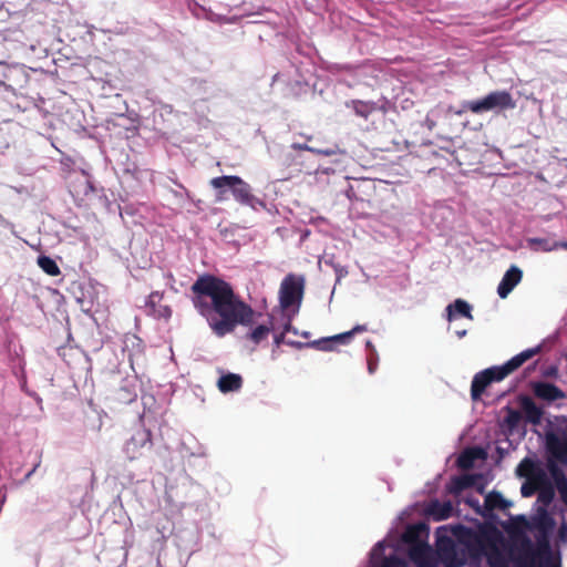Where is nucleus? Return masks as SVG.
I'll return each instance as SVG.
<instances>
[{"instance_id":"1","label":"nucleus","mask_w":567,"mask_h":567,"mask_svg":"<svg viewBox=\"0 0 567 567\" xmlns=\"http://www.w3.org/2000/svg\"><path fill=\"white\" fill-rule=\"evenodd\" d=\"M192 291L195 309L206 318L218 337L233 332L238 324L251 326L255 322L252 308L223 279L200 276L193 284Z\"/></svg>"},{"instance_id":"2","label":"nucleus","mask_w":567,"mask_h":567,"mask_svg":"<svg viewBox=\"0 0 567 567\" xmlns=\"http://www.w3.org/2000/svg\"><path fill=\"white\" fill-rule=\"evenodd\" d=\"M429 535V527L424 523L410 525L402 534L391 528L386 537L371 549L370 566L408 567L401 551L403 546H409V557L417 567H435L434 551L427 543Z\"/></svg>"},{"instance_id":"3","label":"nucleus","mask_w":567,"mask_h":567,"mask_svg":"<svg viewBox=\"0 0 567 567\" xmlns=\"http://www.w3.org/2000/svg\"><path fill=\"white\" fill-rule=\"evenodd\" d=\"M210 186L216 190V202L227 198L226 193L231 192L237 203L252 209L265 208V203L251 193V186L236 175H223L210 179Z\"/></svg>"},{"instance_id":"4","label":"nucleus","mask_w":567,"mask_h":567,"mask_svg":"<svg viewBox=\"0 0 567 567\" xmlns=\"http://www.w3.org/2000/svg\"><path fill=\"white\" fill-rule=\"evenodd\" d=\"M305 277L301 275H287L279 288V306L284 312H291L292 316L299 312L303 292Z\"/></svg>"},{"instance_id":"5","label":"nucleus","mask_w":567,"mask_h":567,"mask_svg":"<svg viewBox=\"0 0 567 567\" xmlns=\"http://www.w3.org/2000/svg\"><path fill=\"white\" fill-rule=\"evenodd\" d=\"M514 106L513 97L507 91H494L481 100L466 101L463 104L464 110H468L475 114L494 110L513 109Z\"/></svg>"},{"instance_id":"6","label":"nucleus","mask_w":567,"mask_h":567,"mask_svg":"<svg viewBox=\"0 0 567 567\" xmlns=\"http://www.w3.org/2000/svg\"><path fill=\"white\" fill-rule=\"evenodd\" d=\"M153 446L152 433L148 429L140 425L124 442L122 452L128 461L142 458Z\"/></svg>"},{"instance_id":"7","label":"nucleus","mask_w":567,"mask_h":567,"mask_svg":"<svg viewBox=\"0 0 567 567\" xmlns=\"http://www.w3.org/2000/svg\"><path fill=\"white\" fill-rule=\"evenodd\" d=\"M466 530V527L463 525H455L451 528L447 526H441L436 529L435 536H436V555L439 556L440 560L442 557L447 554L449 549L455 545V540L453 537L458 538Z\"/></svg>"},{"instance_id":"8","label":"nucleus","mask_w":567,"mask_h":567,"mask_svg":"<svg viewBox=\"0 0 567 567\" xmlns=\"http://www.w3.org/2000/svg\"><path fill=\"white\" fill-rule=\"evenodd\" d=\"M502 380L503 378H498V372L494 367L477 372L474 375L471 384L472 400L477 401L488 384L494 381L498 382Z\"/></svg>"},{"instance_id":"9","label":"nucleus","mask_w":567,"mask_h":567,"mask_svg":"<svg viewBox=\"0 0 567 567\" xmlns=\"http://www.w3.org/2000/svg\"><path fill=\"white\" fill-rule=\"evenodd\" d=\"M532 390L536 398L546 402H555L565 399V392L550 382L536 381L532 383Z\"/></svg>"},{"instance_id":"10","label":"nucleus","mask_w":567,"mask_h":567,"mask_svg":"<svg viewBox=\"0 0 567 567\" xmlns=\"http://www.w3.org/2000/svg\"><path fill=\"white\" fill-rule=\"evenodd\" d=\"M516 475L525 480L547 481V475L542 465L529 457L520 461L516 467Z\"/></svg>"},{"instance_id":"11","label":"nucleus","mask_w":567,"mask_h":567,"mask_svg":"<svg viewBox=\"0 0 567 567\" xmlns=\"http://www.w3.org/2000/svg\"><path fill=\"white\" fill-rule=\"evenodd\" d=\"M522 277L523 271L517 266H511L498 284L497 293L499 298L505 299L520 282Z\"/></svg>"},{"instance_id":"12","label":"nucleus","mask_w":567,"mask_h":567,"mask_svg":"<svg viewBox=\"0 0 567 567\" xmlns=\"http://www.w3.org/2000/svg\"><path fill=\"white\" fill-rule=\"evenodd\" d=\"M519 403L525 422L532 425H539L544 415L543 409L526 395L520 398Z\"/></svg>"},{"instance_id":"13","label":"nucleus","mask_w":567,"mask_h":567,"mask_svg":"<svg viewBox=\"0 0 567 567\" xmlns=\"http://www.w3.org/2000/svg\"><path fill=\"white\" fill-rule=\"evenodd\" d=\"M467 560V546L463 543H455L441 561L447 567H462Z\"/></svg>"},{"instance_id":"14","label":"nucleus","mask_w":567,"mask_h":567,"mask_svg":"<svg viewBox=\"0 0 567 567\" xmlns=\"http://www.w3.org/2000/svg\"><path fill=\"white\" fill-rule=\"evenodd\" d=\"M458 317L473 319L472 306L463 299H456L445 308V318L447 321H453Z\"/></svg>"},{"instance_id":"15","label":"nucleus","mask_w":567,"mask_h":567,"mask_svg":"<svg viewBox=\"0 0 567 567\" xmlns=\"http://www.w3.org/2000/svg\"><path fill=\"white\" fill-rule=\"evenodd\" d=\"M547 445L550 453L559 461L567 462V425L561 439L555 434L547 436Z\"/></svg>"},{"instance_id":"16","label":"nucleus","mask_w":567,"mask_h":567,"mask_svg":"<svg viewBox=\"0 0 567 567\" xmlns=\"http://www.w3.org/2000/svg\"><path fill=\"white\" fill-rule=\"evenodd\" d=\"M426 512L434 520H443L452 516L453 504L451 501L440 502L434 499L429 503Z\"/></svg>"},{"instance_id":"17","label":"nucleus","mask_w":567,"mask_h":567,"mask_svg":"<svg viewBox=\"0 0 567 567\" xmlns=\"http://www.w3.org/2000/svg\"><path fill=\"white\" fill-rule=\"evenodd\" d=\"M350 333H339L332 337H326L307 342V348H313L320 351H332L336 343H348Z\"/></svg>"},{"instance_id":"18","label":"nucleus","mask_w":567,"mask_h":567,"mask_svg":"<svg viewBox=\"0 0 567 567\" xmlns=\"http://www.w3.org/2000/svg\"><path fill=\"white\" fill-rule=\"evenodd\" d=\"M243 386V378L237 373H221L217 388L221 393L238 392Z\"/></svg>"},{"instance_id":"19","label":"nucleus","mask_w":567,"mask_h":567,"mask_svg":"<svg viewBox=\"0 0 567 567\" xmlns=\"http://www.w3.org/2000/svg\"><path fill=\"white\" fill-rule=\"evenodd\" d=\"M137 396V381L135 378H126L122 381L117 398L123 403H131Z\"/></svg>"},{"instance_id":"20","label":"nucleus","mask_w":567,"mask_h":567,"mask_svg":"<svg viewBox=\"0 0 567 567\" xmlns=\"http://www.w3.org/2000/svg\"><path fill=\"white\" fill-rule=\"evenodd\" d=\"M346 106L364 120L377 111V103L372 101L351 100L346 102Z\"/></svg>"},{"instance_id":"21","label":"nucleus","mask_w":567,"mask_h":567,"mask_svg":"<svg viewBox=\"0 0 567 567\" xmlns=\"http://www.w3.org/2000/svg\"><path fill=\"white\" fill-rule=\"evenodd\" d=\"M553 532L535 530V542L537 556L549 557L551 553L550 538Z\"/></svg>"},{"instance_id":"22","label":"nucleus","mask_w":567,"mask_h":567,"mask_svg":"<svg viewBox=\"0 0 567 567\" xmlns=\"http://www.w3.org/2000/svg\"><path fill=\"white\" fill-rule=\"evenodd\" d=\"M527 246L535 251H554L560 249V241L550 238L532 237L527 239Z\"/></svg>"},{"instance_id":"23","label":"nucleus","mask_w":567,"mask_h":567,"mask_svg":"<svg viewBox=\"0 0 567 567\" xmlns=\"http://www.w3.org/2000/svg\"><path fill=\"white\" fill-rule=\"evenodd\" d=\"M271 331H276L274 318L270 317L268 323L258 324L248 332L247 337L255 343L258 344L265 340Z\"/></svg>"},{"instance_id":"24","label":"nucleus","mask_w":567,"mask_h":567,"mask_svg":"<svg viewBox=\"0 0 567 567\" xmlns=\"http://www.w3.org/2000/svg\"><path fill=\"white\" fill-rule=\"evenodd\" d=\"M549 471L556 484L557 491L560 494L563 502L567 506V477L565 473L555 464L550 465Z\"/></svg>"},{"instance_id":"25","label":"nucleus","mask_w":567,"mask_h":567,"mask_svg":"<svg viewBox=\"0 0 567 567\" xmlns=\"http://www.w3.org/2000/svg\"><path fill=\"white\" fill-rule=\"evenodd\" d=\"M13 374L17 377L22 391H24L28 395L34 398L35 400L41 401L37 393L28 390L25 363L23 360H20L18 365L13 367Z\"/></svg>"},{"instance_id":"26","label":"nucleus","mask_w":567,"mask_h":567,"mask_svg":"<svg viewBox=\"0 0 567 567\" xmlns=\"http://www.w3.org/2000/svg\"><path fill=\"white\" fill-rule=\"evenodd\" d=\"M524 362L519 359V355L516 354L507 362L502 365H494L496 371L498 372V378L505 379L509 373L517 370Z\"/></svg>"},{"instance_id":"27","label":"nucleus","mask_w":567,"mask_h":567,"mask_svg":"<svg viewBox=\"0 0 567 567\" xmlns=\"http://www.w3.org/2000/svg\"><path fill=\"white\" fill-rule=\"evenodd\" d=\"M555 525V519L546 511L540 513L534 520L535 530L554 532Z\"/></svg>"},{"instance_id":"28","label":"nucleus","mask_w":567,"mask_h":567,"mask_svg":"<svg viewBox=\"0 0 567 567\" xmlns=\"http://www.w3.org/2000/svg\"><path fill=\"white\" fill-rule=\"evenodd\" d=\"M38 266L49 276L60 275V268L58 264L49 256H39Z\"/></svg>"},{"instance_id":"29","label":"nucleus","mask_w":567,"mask_h":567,"mask_svg":"<svg viewBox=\"0 0 567 567\" xmlns=\"http://www.w3.org/2000/svg\"><path fill=\"white\" fill-rule=\"evenodd\" d=\"M485 504L489 509L501 508L505 509L509 503L499 493H489L485 498Z\"/></svg>"},{"instance_id":"30","label":"nucleus","mask_w":567,"mask_h":567,"mask_svg":"<svg viewBox=\"0 0 567 567\" xmlns=\"http://www.w3.org/2000/svg\"><path fill=\"white\" fill-rule=\"evenodd\" d=\"M291 148H293L296 151H308V152L323 155V156H331L337 153V151L334 148H324V150L323 148H315V147L308 146L305 143H297V142L291 144Z\"/></svg>"},{"instance_id":"31","label":"nucleus","mask_w":567,"mask_h":567,"mask_svg":"<svg viewBox=\"0 0 567 567\" xmlns=\"http://www.w3.org/2000/svg\"><path fill=\"white\" fill-rule=\"evenodd\" d=\"M547 481H534V480H526L520 487V494L523 497H530L533 496L536 491L546 483Z\"/></svg>"},{"instance_id":"32","label":"nucleus","mask_w":567,"mask_h":567,"mask_svg":"<svg viewBox=\"0 0 567 567\" xmlns=\"http://www.w3.org/2000/svg\"><path fill=\"white\" fill-rule=\"evenodd\" d=\"M522 417H523V414L519 411L509 409L507 412V415L505 417V423L509 427L514 429L519 424Z\"/></svg>"},{"instance_id":"33","label":"nucleus","mask_w":567,"mask_h":567,"mask_svg":"<svg viewBox=\"0 0 567 567\" xmlns=\"http://www.w3.org/2000/svg\"><path fill=\"white\" fill-rule=\"evenodd\" d=\"M473 462L474 455L472 452H464L457 457V465L462 468H470Z\"/></svg>"},{"instance_id":"34","label":"nucleus","mask_w":567,"mask_h":567,"mask_svg":"<svg viewBox=\"0 0 567 567\" xmlns=\"http://www.w3.org/2000/svg\"><path fill=\"white\" fill-rule=\"evenodd\" d=\"M368 371L373 374L378 368L379 354L375 348H372V353L368 355Z\"/></svg>"},{"instance_id":"35","label":"nucleus","mask_w":567,"mask_h":567,"mask_svg":"<svg viewBox=\"0 0 567 567\" xmlns=\"http://www.w3.org/2000/svg\"><path fill=\"white\" fill-rule=\"evenodd\" d=\"M539 351H540V347L537 346V347L529 348V349L522 351L520 353H518V355H519V359H522V361L525 363L527 360H529L530 358L536 355Z\"/></svg>"},{"instance_id":"36","label":"nucleus","mask_w":567,"mask_h":567,"mask_svg":"<svg viewBox=\"0 0 567 567\" xmlns=\"http://www.w3.org/2000/svg\"><path fill=\"white\" fill-rule=\"evenodd\" d=\"M454 484H455L454 489L460 491L465 487H468L471 485V481L467 476H461V477L454 478Z\"/></svg>"},{"instance_id":"37","label":"nucleus","mask_w":567,"mask_h":567,"mask_svg":"<svg viewBox=\"0 0 567 567\" xmlns=\"http://www.w3.org/2000/svg\"><path fill=\"white\" fill-rule=\"evenodd\" d=\"M488 564H489L491 567H507L506 561L499 555L491 556L488 558Z\"/></svg>"},{"instance_id":"38","label":"nucleus","mask_w":567,"mask_h":567,"mask_svg":"<svg viewBox=\"0 0 567 567\" xmlns=\"http://www.w3.org/2000/svg\"><path fill=\"white\" fill-rule=\"evenodd\" d=\"M163 298V295L158 291H154L148 296L147 305L151 307H155L157 302H159Z\"/></svg>"},{"instance_id":"39","label":"nucleus","mask_w":567,"mask_h":567,"mask_svg":"<svg viewBox=\"0 0 567 567\" xmlns=\"http://www.w3.org/2000/svg\"><path fill=\"white\" fill-rule=\"evenodd\" d=\"M157 316L168 319L172 316V309L168 306H161L157 310Z\"/></svg>"},{"instance_id":"40","label":"nucleus","mask_w":567,"mask_h":567,"mask_svg":"<svg viewBox=\"0 0 567 567\" xmlns=\"http://www.w3.org/2000/svg\"><path fill=\"white\" fill-rule=\"evenodd\" d=\"M289 313H290V315L288 316V319H287L286 323L284 324V329H282V331H284L285 333H287V332H292V333L297 334V333H298V332H297V330L291 326V317H292V313H291V312H289Z\"/></svg>"},{"instance_id":"41","label":"nucleus","mask_w":567,"mask_h":567,"mask_svg":"<svg viewBox=\"0 0 567 567\" xmlns=\"http://www.w3.org/2000/svg\"><path fill=\"white\" fill-rule=\"evenodd\" d=\"M367 330V326L364 324H357L355 327H353L350 331H347L346 333H350L349 334V340L358 332H363Z\"/></svg>"},{"instance_id":"42","label":"nucleus","mask_w":567,"mask_h":567,"mask_svg":"<svg viewBox=\"0 0 567 567\" xmlns=\"http://www.w3.org/2000/svg\"><path fill=\"white\" fill-rule=\"evenodd\" d=\"M553 498V492L551 491H543L539 494V499L544 503H549Z\"/></svg>"},{"instance_id":"43","label":"nucleus","mask_w":567,"mask_h":567,"mask_svg":"<svg viewBox=\"0 0 567 567\" xmlns=\"http://www.w3.org/2000/svg\"><path fill=\"white\" fill-rule=\"evenodd\" d=\"M285 334L286 333L284 331L274 334V343L276 347H279L281 343L285 342Z\"/></svg>"},{"instance_id":"44","label":"nucleus","mask_w":567,"mask_h":567,"mask_svg":"<svg viewBox=\"0 0 567 567\" xmlns=\"http://www.w3.org/2000/svg\"><path fill=\"white\" fill-rule=\"evenodd\" d=\"M287 344H289L291 347H295V348H298V349L307 347V343H302V342H299V341H287Z\"/></svg>"},{"instance_id":"45","label":"nucleus","mask_w":567,"mask_h":567,"mask_svg":"<svg viewBox=\"0 0 567 567\" xmlns=\"http://www.w3.org/2000/svg\"><path fill=\"white\" fill-rule=\"evenodd\" d=\"M466 503L474 508H478L480 506V501L477 498H467Z\"/></svg>"},{"instance_id":"46","label":"nucleus","mask_w":567,"mask_h":567,"mask_svg":"<svg viewBox=\"0 0 567 567\" xmlns=\"http://www.w3.org/2000/svg\"><path fill=\"white\" fill-rule=\"evenodd\" d=\"M127 341H131L132 344H137L140 346L141 344V339H138L137 337L133 336L131 337L130 339H127Z\"/></svg>"},{"instance_id":"47","label":"nucleus","mask_w":567,"mask_h":567,"mask_svg":"<svg viewBox=\"0 0 567 567\" xmlns=\"http://www.w3.org/2000/svg\"><path fill=\"white\" fill-rule=\"evenodd\" d=\"M6 499H7V495L3 493L0 495V513L2 512V507L6 503Z\"/></svg>"},{"instance_id":"48","label":"nucleus","mask_w":567,"mask_h":567,"mask_svg":"<svg viewBox=\"0 0 567 567\" xmlns=\"http://www.w3.org/2000/svg\"><path fill=\"white\" fill-rule=\"evenodd\" d=\"M35 470H37V466H34L31 471H29V472L25 474L24 480H29V478L33 475V473L35 472Z\"/></svg>"},{"instance_id":"49","label":"nucleus","mask_w":567,"mask_h":567,"mask_svg":"<svg viewBox=\"0 0 567 567\" xmlns=\"http://www.w3.org/2000/svg\"><path fill=\"white\" fill-rule=\"evenodd\" d=\"M365 347H367V349L370 351V353H372V348H374V346L372 344V342H371L370 340H368V341L365 342Z\"/></svg>"},{"instance_id":"50","label":"nucleus","mask_w":567,"mask_h":567,"mask_svg":"<svg viewBox=\"0 0 567 567\" xmlns=\"http://www.w3.org/2000/svg\"><path fill=\"white\" fill-rule=\"evenodd\" d=\"M456 336L461 339L466 336V330H458L456 331Z\"/></svg>"},{"instance_id":"51","label":"nucleus","mask_w":567,"mask_h":567,"mask_svg":"<svg viewBox=\"0 0 567 567\" xmlns=\"http://www.w3.org/2000/svg\"><path fill=\"white\" fill-rule=\"evenodd\" d=\"M560 249L567 250V240L566 241H560Z\"/></svg>"},{"instance_id":"52","label":"nucleus","mask_w":567,"mask_h":567,"mask_svg":"<svg viewBox=\"0 0 567 567\" xmlns=\"http://www.w3.org/2000/svg\"><path fill=\"white\" fill-rule=\"evenodd\" d=\"M279 79H280V74H279V73H277V74H275V76H274V80H272V81H274V82H276V81H278Z\"/></svg>"},{"instance_id":"53","label":"nucleus","mask_w":567,"mask_h":567,"mask_svg":"<svg viewBox=\"0 0 567 567\" xmlns=\"http://www.w3.org/2000/svg\"><path fill=\"white\" fill-rule=\"evenodd\" d=\"M309 334H310V333H309L308 331H305V332H302V333H301V336H302V337H305V338H308V337H309Z\"/></svg>"}]
</instances>
